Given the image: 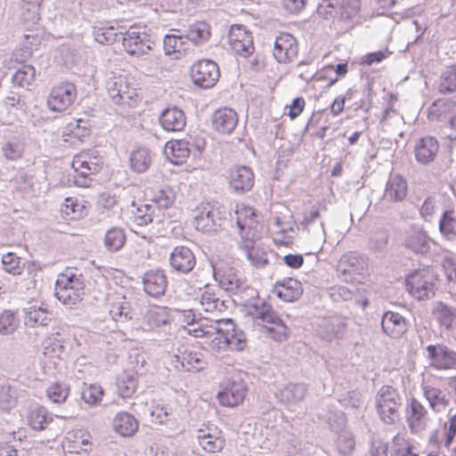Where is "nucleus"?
Here are the masks:
<instances>
[{"label": "nucleus", "mask_w": 456, "mask_h": 456, "mask_svg": "<svg viewBox=\"0 0 456 456\" xmlns=\"http://www.w3.org/2000/svg\"><path fill=\"white\" fill-rule=\"evenodd\" d=\"M20 324L15 312L5 309L0 314V334L4 336L13 334Z\"/></svg>", "instance_id": "52"}, {"label": "nucleus", "mask_w": 456, "mask_h": 456, "mask_svg": "<svg viewBox=\"0 0 456 456\" xmlns=\"http://www.w3.org/2000/svg\"><path fill=\"white\" fill-rule=\"evenodd\" d=\"M256 217V216L255 215L248 219L236 218V224L240 230L242 240H254L256 235V227L257 225Z\"/></svg>", "instance_id": "59"}, {"label": "nucleus", "mask_w": 456, "mask_h": 456, "mask_svg": "<svg viewBox=\"0 0 456 456\" xmlns=\"http://www.w3.org/2000/svg\"><path fill=\"white\" fill-rule=\"evenodd\" d=\"M182 369L185 371H199L206 364L204 355L200 352L189 351L182 354Z\"/></svg>", "instance_id": "51"}, {"label": "nucleus", "mask_w": 456, "mask_h": 456, "mask_svg": "<svg viewBox=\"0 0 456 456\" xmlns=\"http://www.w3.org/2000/svg\"><path fill=\"white\" fill-rule=\"evenodd\" d=\"M438 149L439 144L436 138L427 136L419 139L414 147L416 160L424 165L432 162L438 152Z\"/></svg>", "instance_id": "24"}, {"label": "nucleus", "mask_w": 456, "mask_h": 456, "mask_svg": "<svg viewBox=\"0 0 456 456\" xmlns=\"http://www.w3.org/2000/svg\"><path fill=\"white\" fill-rule=\"evenodd\" d=\"M303 294L302 284L294 278H286L276 283V295L286 302L297 300Z\"/></svg>", "instance_id": "27"}, {"label": "nucleus", "mask_w": 456, "mask_h": 456, "mask_svg": "<svg viewBox=\"0 0 456 456\" xmlns=\"http://www.w3.org/2000/svg\"><path fill=\"white\" fill-rule=\"evenodd\" d=\"M29 90L14 89L12 87L11 92L6 96L4 102L8 107L17 110H25L27 106V98Z\"/></svg>", "instance_id": "57"}, {"label": "nucleus", "mask_w": 456, "mask_h": 456, "mask_svg": "<svg viewBox=\"0 0 456 456\" xmlns=\"http://www.w3.org/2000/svg\"><path fill=\"white\" fill-rule=\"evenodd\" d=\"M103 395V389L101 386L91 384L83 388L81 398L89 405L100 403Z\"/></svg>", "instance_id": "60"}, {"label": "nucleus", "mask_w": 456, "mask_h": 456, "mask_svg": "<svg viewBox=\"0 0 456 456\" xmlns=\"http://www.w3.org/2000/svg\"><path fill=\"white\" fill-rule=\"evenodd\" d=\"M158 208L153 204H142L134 212V219L137 225L143 226L151 223L162 222L161 215L157 211Z\"/></svg>", "instance_id": "38"}, {"label": "nucleus", "mask_w": 456, "mask_h": 456, "mask_svg": "<svg viewBox=\"0 0 456 456\" xmlns=\"http://www.w3.org/2000/svg\"><path fill=\"white\" fill-rule=\"evenodd\" d=\"M389 233L387 230H377L372 232L368 240V248L375 253L383 252L387 246Z\"/></svg>", "instance_id": "56"}, {"label": "nucleus", "mask_w": 456, "mask_h": 456, "mask_svg": "<svg viewBox=\"0 0 456 456\" xmlns=\"http://www.w3.org/2000/svg\"><path fill=\"white\" fill-rule=\"evenodd\" d=\"M436 314L438 322L446 330L456 328V309L444 302H438L436 307Z\"/></svg>", "instance_id": "48"}, {"label": "nucleus", "mask_w": 456, "mask_h": 456, "mask_svg": "<svg viewBox=\"0 0 456 456\" xmlns=\"http://www.w3.org/2000/svg\"><path fill=\"white\" fill-rule=\"evenodd\" d=\"M456 436V413L450 410L448 413V421L444 425V443L449 447Z\"/></svg>", "instance_id": "64"}, {"label": "nucleus", "mask_w": 456, "mask_h": 456, "mask_svg": "<svg viewBox=\"0 0 456 456\" xmlns=\"http://www.w3.org/2000/svg\"><path fill=\"white\" fill-rule=\"evenodd\" d=\"M306 391V386L303 383H289L277 391L275 396L287 405H294L304 399Z\"/></svg>", "instance_id": "28"}, {"label": "nucleus", "mask_w": 456, "mask_h": 456, "mask_svg": "<svg viewBox=\"0 0 456 456\" xmlns=\"http://www.w3.org/2000/svg\"><path fill=\"white\" fill-rule=\"evenodd\" d=\"M437 90L443 94H453L447 101L456 105V63L447 67L440 75L437 81Z\"/></svg>", "instance_id": "29"}, {"label": "nucleus", "mask_w": 456, "mask_h": 456, "mask_svg": "<svg viewBox=\"0 0 456 456\" xmlns=\"http://www.w3.org/2000/svg\"><path fill=\"white\" fill-rule=\"evenodd\" d=\"M110 314L117 322H126L133 319L131 304L123 297L120 301L112 304Z\"/></svg>", "instance_id": "50"}, {"label": "nucleus", "mask_w": 456, "mask_h": 456, "mask_svg": "<svg viewBox=\"0 0 456 456\" xmlns=\"http://www.w3.org/2000/svg\"><path fill=\"white\" fill-rule=\"evenodd\" d=\"M393 449L391 456H418L413 452V446L408 444L405 440L398 435L393 437Z\"/></svg>", "instance_id": "62"}, {"label": "nucleus", "mask_w": 456, "mask_h": 456, "mask_svg": "<svg viewBox=\"0 0 456 456\" xmlns=\"http://www.w3.org/2000/svg\"><path fill=\"white\" fill-rule=\"evenodd\" d=\"M2 151L7 159L16 160L21 157L24 144L18 138H13L4 144Z\"/></svg>", "instance_id": "61"}, {"label": "nucleus", "mask_w": 456, "mask_h": 456, "mask_svg": "<svg viewBox=\"0 0 456 456\" xmlns=\"http://www.w3.org/2000/svg\"><path fill=\"white\" fill-rule=\"evenodd\" d=\"M231 48L239 55L248 57L254 52L253 37L245 27L232 25L228 34Z\"/></svg>", "instance_id": "12"}, {"label": "nucleus", "mask_w": 456, "mask_h": 456, "mask_svg": "<svg viewBox=\"0 0 456 456\" xmlns=\"http://www.w3.org/2000/svg\"><path fill=\"white\" fill-rule=\"evenodd\" d=\"M28 421L35 430H44L53 421V416L45 407L36 405L30 408Z\"/></svg>", "instance_id": "36"}, {"label": "nucleus", "mask_w": 456, "mask_h": 456, "mask_svg": "<svg viewBox=\"0 0 456 456\" xmlns=\"http://www.w3.org/2000/svg\"><path fill=\"white\" fill-rule=\"evenodd\" d=\"M18 399V389L12 385H3L0 387V409L10 411L12 409Z\"/></svg>", "instance_id": "55"}, {"label": "nucleus", "mask_w": 456, "mask_h": 456, "mask_svg": "<svg viewBox=\"0 0 456 456\" xmlns=\"http://www.w3.org/2000/svg\"><path fill=\"white\" fill-rule=\"evenodd\" d=\"M252 265L262 268L268 264L267 253L264 248L255 245L254 240H244L239 244Z\"/></svg>", "instance_id": "30"}, {"label": "nucleus", "mask_w": 456, "mask_h": 456, "mask_svg": "<svg viewBox=\"0 0 456 456\" xmlns=\"http://www.w3.org/2000/svg\"><path fill=\"white\" fill-rule=\"evenodd\" d=\"M222 432L215 428L200 429L198 431V440L200 445L208 452H220L224 446V438L221 436Z\"/></svg>", "instance_id": "26"}, {"label": "nucleus", "mask_w": 456, "mask_h": 456, "mask_svg": "<svg viewBox=\"0 0 456 456\" xmlns=\"http://www.w3.org/2000/svg\"><path fill=\"white\" fill-rule=\"evenodd\" d=\"M191 76L194 85L201 88L213 87L220 77V70L216 62L203 59L191 67Z\"/></svg>", "instance_id": "6"}, {"label": "nucleus", "mask_w": 456, "mask_h": 456, "mask_svg": "<svg viewBox=\"0 0 456 456\" xmlns=\"http://www.w3.org/2000/svg\"><path fill=\"white\" fill-rule=\"evenodd\" d=\"M208 338L209 346L216 352L225 351L228 348L241 351L247 345L244 332L228 334V336L223 333H215L213 337Z\"/></svg>", "instance_id": "14"}, {"label": "nucleus", "mask_w": 456, "mask_h": 456, "mask_svg": "<svg viewBox=\"0 0 456 456\" xmlns=\"http://www.w3.org/2000/svg\"><path fill=\"white\" fill-rule=\"evenodd\" d=\"M85 278L77 269L68 267L59 274L55 282V291L62 289L75 288V290L85 289Z\"/></svg>", "instance_id": "31"}, {"label": "nucleus", "mask_w": 456, "mask_h": 456, "mask_svg": "<svg viewBox=\"0 0 456 456\" xmlns=\"http://www.w3.org/2000/svg\"><path fill=\"white\" fill-rule=\"evenodd\" d=\"M92 125L93 121L90 118H76L67 125V134L83 141L84 138L91 134Z\"/></svg>", "instance_id": "45"}, {"label": "nucleus", "mask_w": 456, "mask_h": 456, "mask_svg": "<svg viewBox=\"0 0 456 456\" xmlns=\"http://www.w3.org/2000/svg\"><path fill=\"white\" fill-rule=\"evenodd\" d=\"M426 351L429 367L437 370L456 369V352L444 344L428 345Z\"/></svg>", "instance_id": "9"}, {"label": "nucleus", "mask_w": 456, "mask_h": 456, "mask_svg": "<svg viewBox=\"0 0 456 456\" xmlns=\"http://www.w3.org/2000/svg\"><path fill=\"white\" fill-rule=\"evenodd\" d=\"M117 391L122 398H130L138 386V374L134 370H126L117 379Z\"/></svg>", "instance_id": "32"}, {"label": "nucleus", "mask_w": 456, "mask_h": 456, "mask_svg": "<svg viewBox=\"0 0 456 456\" xmlns=\"http://www.w3.org/2000/svg\"><path fill=\"white\" fill-rule=\"evenodd\" d=\"M166 153L170 161L178 164L189 157L191 151L185 140H179L167 143Z\"/></svg>", "instance_id": "46"}, {"label": "nucleus", "mask_w": 456, "mask_h": 456, "mask_svg": "<svg viewBox=\"0 0 456 456\" xmlns=\"http://www.w3.org/2000/svg\"><path fill=\"white\" fill-rule=\"evenodd\" d=\"M436 280L430 267L418 269L406 277V289L419 301L428 300L435 296Z\"/></svg>", "instance_id": "3"}, {"label": "nucleus", "mask_w": 456, "mask_h": 456, "mask_svg": "<svg viewBox=\"0 0 456 456\" xmlns=\"http://www.w3.org/2000/svg\"><path fill=\"white\" fill-rule=\"evenodd\" d=\"M126 240V237L124 229L114 226L105 232L103 244L107 251L116 253L124 247Z\"/></svg>", "instance_id": "42"}, {"label": "nucleus", "mask_w": 456, "mask_h": 456, "mask_svg": "<svg viewBox=\"0 0 456 456\" xmlns=\"http://www.w3.org/2000/svg\"><path fill=\"white\" fill-rule=\"evenodd\" d=\"M403 398L391 386H382L375 397V409L379 419L387 425H394L401 419Z\"/></svg>", "instance_id": "2"}, {"label": "nucleus", "mask_w": 456, "mask_h": 456, "mask_svg": "<svg viewBox=\"0 0 456 456\" xmlns=\"http://www.w3.org/2000/svg\"><path fill=\"white\" fill-rule=\"evenodd\" d=\"M93 36L96 42L109 45L122 40L123 33L118 32L117 28L112 26L94 27Z\"/></svg>", "instance_id": "49"}, {"label": "nucleus", "mask_w": 456, "mask_h": 456, "mask_svg": "<svg viewBox=\"0 0 456 456\" xmlns=\"http://www.w3.org/2000/svg\"><path fill=\"white\" fill-rule=\"evenodd\" d=\"M84 295L85 289H78V291H77L75 288H67V289L61 288V289L55 291L57 299L69 308L80 303Z\"/></svg>", "instance_id": "54"}, {"label": "nucleus", "mask_w": 456, "mask_h": 456, "mask_svg": "<svg viewBox=\"0 0 456 456\" xmlns=\"http://www.w3.org/2000/svg\"><path fill=\"white\" fill-rule=\"evenodd\" d=\"M77 98V89L72 83H62L54 86L48 98L47 105L53 111L67 110Z\"/></svg>", "instance_id": "10"}, {"label": "nucleus", "mask_w": 456, "mask_h": 456, "mask_svg": "<svg viewBox=\"0 0 456 456\" xmlns=\"http://www.w3.org/2000/svg\"><path fill=\"white\" fill-rule=\"evenodd\" d=\"M381 328L391 338H400L407 332L409 322L399 313L387 311L382 315Z\"/></svg>", "instance_id": "15"}, {"label": "nucleus", "mask_w": 456, "mask_h": 456, "mask_svg": "<svg viewBox=\"0 0 456 456\" xmlns=\"http://www.w3.org/2000/svg\"><path fill=\"white\" fill-rule=\"evenodd\" d=\"M246 392L247 387L243 381L232 380L218 392L217 398L223 406L234 407L243 402Z\"/></svg>", "instance_id": "17"}, {"label": "nucleus", "mask_w": 456, "mask_h": 456, "mask_svg": "<svg viewBox=\"0 0 456 456\" xmlns=\"http://www.w3.org/2000/svg\"><path fill=\"white\" fill-rule=\"evenodd\" d=\"M243 332L236 328L235 323L230 318L216 320L210 325H200L199 329L194 330L196 338H211L215 333L228 334Z\"/></svg>", "instance_id": "22"}, {"label": "nucleus", "mask_w": 456, "mask_h": 456, "mask_svg": "<svg viewBox=\"0 0 456 456\" xmlns=\"http://www.w3.org/2000/svg\"><path fill=\"white\" fill-rule=\"evenodd\" d=\"M72 168L74 183L79 187H88L92 175L101 171L102 165L98 161H93L88 154H77L73 158Z\"/></svg>", "instance_id": "7"}, {"label": "nucleus", "mask_w": 456, "mask_h": 456, "mask_svg": "<svg viewBox=\"0 0 456 456\" xmlns=\"http://www.w3.org/2000/svg\"><path fill=\"white\" fill-rule=\"evenodd\" d=\"M360 11V0H322L317 6L319 16L328 19L338 18L350 21L357 17Z\"/></svg>", "instance_id": "5"}, {"label": "nucleus", "mask_w": 456, "mask_h": 456, "mask_svg": "<svg viewBox=\"0 0 456 456\" xmlns=\"http://www.w3.org/2000/svg\"><path fill=\"white\" fill-rule=\"evenodd\" d=\"M169 264L173 272L187 274L194 269L196 257L192 250L185 246H177L169 255Z\"/></svg>", "instance_id": "13"}, {"label": "nucleus", "mask_w": 456, "mask_h": 456, "mask_svg": "<svg viewBox=\"0 0 456 456\" xmlns=\"http://www.w3.org/2000/svg\"><path fill=\"white\" fill-rule=\"evenodd\" d=\"M405 247L416 254L426 255L430 250V239L424 231H416L405 238Z\"/></svg>", "instance_id": "40"}, {"label": "nucleus", "mask_w": 456, "mask_h": 456, "mask_svg": "<svg viewBox=\"0 0 456 456\" xmlns=\"http://www.w3.org/2000/svg\"><path fill=\"white\" fill-rule=\"evenodd\" d=\"M364 259L358 256L355 252H349L341 256L337 271L342 275L359 273L364 269Z\"/></svg>", "instance_id": "33"}, {"label": "nucleus", "mask_w": 456, "mask_h": 456, "mask_svg": "<svg viewBox=\"0 0 456 456\" xmlns=\"http://www.w3.org/2000/svg\"><path fill=\"white\" fill-rule=\"evenodd\" d=\"M255 182L252 169L247 166H235L229 169L228 183L230 189L237 193L243 194L249 191Z\"/></svg>", "instance_id": "11"}, {"label": "nucleus", "mask_w": 456, "mask_h": 456, "mask_svg": "<svg viewBox=\"0 0 456 456\" xmlns=\"http://www.w3.org/2000/svg\"><path fill=\"white\" fill-rule=\"evenodd\" d=\"M406 412V419L412 433H419L426 428L428 411L417 399H411Z\"/></svg>", "instance_id": "21"}, {"label": "nucleus", "mask_w": 456, "mask_h": 456, "mask_svg": "<svg viewBox=\"0 0 456 456\" xmlns=\"http://www.w3.org/2000/svg\"><path fill=\"white\" fill-rule=\"evenodd\" d=\"M25 323L29 326H46L51 320L48 311L41 306L30 305L24 309Z\"/></svg>", "instance_id": "47"}, {"label": "nucleus", "mask_w": 456, "mask_h": 456, "mask_svg": "<svg viewBox=\"0 0 456 456\" xmlns=\"http://www.w3.org/2000/svg\"><path fill=\"white\" fill-rule=\"evenodd\" d=\"M239 118L235 110L230 108H220L211 116V125L215 131L222 134H230L238 125Z\"/></svg>", "instance_id": "16"}, {"label": "nucleus", "mask_w": 456, "mask_h": 456, "mask_svg": "<svg viewBox=\"0 0 456 456\" xmlns=\"http://www.w3.org/2000/svg\"><path fill=\"white\" fill-rule=\"evenodd\" d=\"M408 193V185L406 180L395 175L390 176L387 182L383 194L384 200L389 203L402 202L405 200Z\"/></svg>", "instance_id": "23"}, {"label": "nucleus", "mask_w": 456, "mask_h": 456, "mask_svg": "<svg viewBox=\"0 0 456 456\" xmlns=\"http://www.w3.org/2000/svg\"><path fill=\"white\" fill-rule=\"evenodd\" d=\"M119 94L116 98L115 103L117 104H127L130 105L131 102L136 101L138 95L135 92V89L130 86L127 82L126 77H125V86L119 87Z\"/></svg>", "instance_id": "63"}, {"label": "nucleus", "mask_w": 456, "mask_h": 456, "mask_svg": "<svg viewBox=\"0 0 456 456\" xmlns=\"http://www.w3.org/2000/svg\"><path fill=\"white\" fill-rule=\"evenodd\" d=\"M159 121L163 129L168 132L183 131L186 125L184 112L177 107H167L159 115Z\"/></svg>", "instance_id": "20"}, {"label": "nucleus", "mask_w": 456, "mask_h": 456, "mask_svg": "<svg viewBox=\"0 0 456 456\" xmlns=\"http://www.w3.org/2000/svg\"><path fill=\"white\" fill-rule=\"evenodd\" d=\"M421 389L424 397L435 412H442L445 411L450 403L449 393L439 387H435L429 385H422Z\"/></svg>", "instance_id": "25"}, {"label": "nucleus", "mask_w": 456, "mask_h": 456, "mask_svg": "<svg viewBox=\"0 0 456 456\" xmlns=\"http://www.w3.org/2000/svg\"><path fill=\"white\" fill-rule=\"evenodd\" d=\"M438 229L441 236L449 241L456 240V211L447 209L439 218Z\"/></svg>", "instance_id": "37"}, {"label": "nucleus", "mask_w": 456, "mask_h": 456, "mask_svg": "<svg viewBox=\"0 0 456 456\" xmlns=\"http://www.w3.org/2000/svg\"><path fill=\"white\" fill-rule=\"evenodd\" d=\"M151 200L158 209L157 211L160 214L161 208H168L173 205L175 200V192L168 186L157 187L151 190Z\"/></svg>", "instance_id": "39"}, {"label": "nucleus", "mask_w": 456, "mask_h": 456, "mask_svg": "<svg viewBox=\"0 0 456 456\" xmlns=\"http://www.w3.org/2000/svg\"><path fill=\"white\" fill-rule=\"evenodd\" d=\"M142 284L146 294L158 297L165 293L167 286V278L163 270L152 269L144 273Z\"/></svg>", "instance_id": "19"}, {"label": "nucleus", "mask_w": 456, "mask_h": 456, "mask_svg": "<svg viewBox=\"0 0 456 456\" xmlns=\"http://www.w3.org/2000/svg\"><path fill=\"white\" fill-rule=\"evenodd\" d=\"M225 216V208L217 201L202 204L194 217L195 227L205 233L216 232L224 223Z\"/></svg>", "instance_id": "4"}, {"label": "nucleus", "mask_w": 456, "mask_h": 456, "mask_svg": "<svg viewBox=\"0 0 456 456\" xmlns=\"http://www.w3.org/2000/svg\"><path fill=\"white\" fill-rule=\"evenodd\" d=\"M163 49L167 55L185 53L187 47L183 35H166L163 39Z\"/></svg>", "instance_id": "53"}, {"label": "nucleus", "mask_w": 456, "mask_h": 456, "mask_svg": "<svg viewBox=\"0 0 456 456\" xmlns=\"http://www.w3.org/2000/svg\"><path fill=\"white\" fill-rule=\"evenodd\" d=\"M297 55L296 38L288 33L281 34L274 42L273 56L278 62H289Z\"/></svg>", "instance_id": "18"}, {"label": "nucleus", "mask_w": 456, "mask_h": 456, "mask_svg": "<svg viewBox=\"0 0 456 456\" xmlns=\"http://www.w3.org/2000/svg\"><path fill=\"white\" fill-rule=\"evenodd\" d=\"M122 44L128 54L141 57L152 49L154 43L145 32L131 28L123 33Z\"/></svg>", "instance_id": "8"}, {"label": "nucleus", "mask_w": 456, "mask_h": 456, "mask_svg": "<svg viewBox=\"0 0 456 456\" xmlns=\"http://www.w3.org/2000/svg\"><path fill=\"white\" fill-rule=\"evenodd\" d=\"M114 430L122 436H131L138 429V421L128 412H119L113 419Z\"/></svg>", "instance_id": "35"}, {"label": "nucleus", "mask_w": 456, "mask_h": 456, "mask_svg": "<svg viewBox=\"0 0 456 456\" xmlns=\"http://www.w3.org/2000/svg\"><path fill=\"white\" fill-rule=\"evenodd\" d=\"M185 41L191 42L194 45H200L210 37V28L205 21H198L189 26L183 34Z\"/></svg>", "instance_id": "34"}, {"label": "nucleus", "mask_w": 456, "mask_h": 456, "mask_svg": "<svg viewBox=\"0 0 456 456\" xmlns=\"http://www.w3.org/2000/svg\"><path fill=\"white\" fill-rule=\"evenodd\" d=\"M130 167L138 174L146 172L151 164V152L144 147L134 150L130 154Z\"/></svg>", "instance_id": "41"}, {"label": "nucleus", "mask_w": 456, "mask_h": 456, "mask_svg": "<svg viewBox=\"0 0 456 456\" xmlns=\"http://www.w3.org/2000/svg\"><path fill=\"white\" fill-rule=\"evenodd\" d=\"M214 277L224 290L240 296V304L248 315L262 321L265 333L273 339L281 342L287 339L289 328L272 305L258 296V292L247 286L241 273L233 267L213 266Z\"/></svg>", "instance_id": "1"}, {"label": "nucleus", "mask_w": 456, "mask_h": 456, "mask_svg": "<svg viewBox=\"0 0 456 456\" xmlns=\"http://www.w3.org/2000/svg\"><path fill=\"white\" fill-rule=\"evenodd\" d=\"M36 76V69L32 65L23 64L12 77L14 89L29 90Z\"/></svg>", "instance_id": "43"}, {"label": "nucleus", "mask_w": 456, "mask_h": 456, "mask_svg": "<svg viewBox=\"0 0 456 456\" xmlns=\"http://www.w3.org/2000/svg\"><path fill=\"white\" fill-rule=\"evenodd\" d=\"M69 394V387L62 382H54L46 389L48 398L55 403H61L66 401Z\"/></svg>", "instance_id": "58"}, {"label": "nucleus", "mask_w": 456, "mask_h": 456, "mask_svg": "<svg viewBox=\"0 0 456 456\" xmlns=\"http://www.w3.org/2000/svg\"><path fill=\"white\" fill-rule=\"evenodd\" d=\"M39 0H20V18L26 25H34L39 20Z\"/></svg>", "instance_id": "44"}]
</instances>
